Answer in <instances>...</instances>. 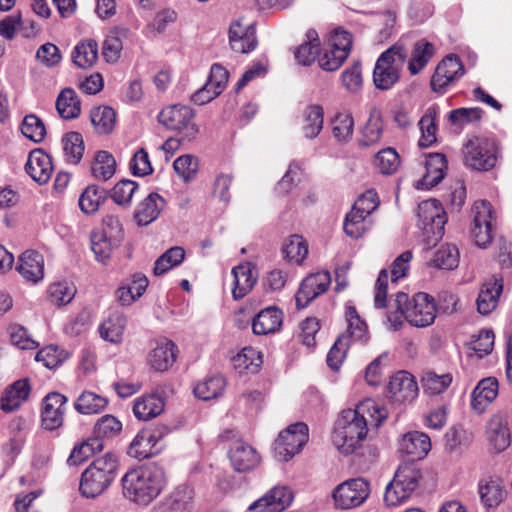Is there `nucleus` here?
<instances>
[{
  "label": "nucleus",
  "mask_w": 512,
  "mask_h": 512,
  "mask_svg": "<svg viewBox=\"0 0 512 512\" xmlns=\"http://www.w3.org/2000/svg\"><path fill=\"white\" fill-rule=\"evenodd\" d=\"M123 495L138 505L147 506L166 486L164 470L155 464L129 470L121 479Z\"/></svg>",
  "instance_id": "obj_1"
},
{
  "label": "nucleus",
  "mask_w": 512,
  "mask_h": 512,
  "mask_svg": "<svg viewBox=\"0 0 512 512\" xmlns=\"http://www.w3.org/2000/svg\"><path fill=\"white\" fill-rule=\"evenodd\" d=\"M117 457L106 453L96 458L82 473L79 490L86 498H95L104 493L116 477Z\"/></svg>",
  "instance_id": "obj_2"
},
{
  "label": "nucleus",
  "mask_w": 512,
  "mask_h": 512,
  "mask_svg": "<svg viewBox=\"0 0 512 512\" xmlns=\"http://www.w3.org/2000/svg\"><path fill=\"white\" fill-rule=\"evenodd\" d=\"M367 433L366 422L355 417L352 409L344 410L336 422L332 442L340 453L349 455L360 447Z\"/></svg>",
  "instance_id": "obj_3"
},
{
  "label": "nucleus",
  "mask_w": 512,
  "mask_h": 512,
  "mask_svg": "<svg viewBox=\"0 0 512 512\" xmlns=\"http://www.w3.org/2000/svg\"><path fill=\"white\" fill-rule=\"evenodd\" d=\"M446 222V212L438 200L428 199L419 203L417 226L427 246H434L443 237Z\"/></svg>",
  "instance_id": "obj_4"
},
{
  "label": "nucleus",
  "mask_w": 512,
  "mask_h": 512,
  "mask_svg": "<svg viewBox=\"0 0 512 512\" xmlns=\"http://www.w3.org/2000/svg\"><path fill=\"white\" fill-rule=\"evenodd\" d=\"M406 59L407 51L398 43L383 52L373 71L375 86L381 90L390 89L398 81Z\"/></svg>",
  "instance_id": "obj_5"
},
{
  "label": "nucleus",
  "mask_w": 512,
  "mask_h": 512,
  "mask_svg": "<svg viewBox=\"0 0 512 512\" xmlns=\"http://www.w3.org/2000/svg\"><path fill=\"white\" fill-rule=\"evenodd\" d=\"M463 158L467 167L488 171L496 165L498 148L493 139L474 136L463 145Z\"/></svg>",
  "instance_id": "obj_6"
},
{
  "label": "nucleus",
  "mask_w": 512,
  "mask_h": 512,
  "mask_svg": "<svg viewBox=\"0 0 512 512\" xmlns=\"http://www.w3.org/2000/svg\"><path fill=\"white\" fill-rule=\"evenodd\" d=\"M194 118L193 110L181 104L167 106L158 115L159 123L175 131L184 141L194 140L199 132Z\"/></svg>",
  "instance_id": "obj_7"
},
{
  "label": "nucleus",
  "mask_w": 512,
  "mask_h": 512,
  "mask_svg": "<svg viewBox=\"0 0 512 512\" xmlns=\"http://www.w3.org/2000/svg\"><path fill=\"white\" fill-rule=\"evenodd\" d=\"M370 495V484L364 478H351L337 485L332 493L335 507L341 510L361 506Z\"/></svg>",
  "instance_id": "obj_8"
},
{
  "label": "nucleus",
  "mask_w": 512,
  "mask_h": 512,
  "mask_svg": "<svg viewBox=\"0 0 512 512\" xmlns=\"http://www.w3.org/2000/svg\"><path fill=\"white\" fill-rule=\"evenodd\" d=\"M352 36L346 30L335 29L329 37L327 48L319 57V66L325 71L337 70L349 55Z\"/></svg>",
  "instance_id": "obj_9"
},
{
  "label": "nucleus",
  "mask_w": 512,
  "mask_h": 512,
  "mask_svg": "<svg viewBox=\"0 0 512 512\" xmlns=\"http://www.w3.org/2000/svg\"><path fill=\"white\" fill-rule=\"evenodd\" d=\"M308 426L303 422H297L280 432L274 443L275 457L281 461L290 460L299 453L308 441Z\"/></svg>",
  "instance_id": "obj_10"
},
{
  "label": "nucleus",
  "mask_w": 512,
  "mask_h": 512,
  "mask_svg": "<svg viewBox=\"0 0 512 512\" xmlns=\"http://www.w3.org/2000/svg\"><path fill=\"white\" fill-rule=\"evenodd\" d=\"M434 298L424 292L415 294L412 299L407 297L405 303V320L412 326L423 328L433 324L436 318Z\"/></svg>",
  "instance_id": "obj_11"
},
{
  "label": "nucleus",
  "mask_w": 512,
  "mask_h": 512,
  "mask_svg": "<svg viewBox=\"0 0 512 512\" xmlns=\"http://www.w3.org/2000/svg\"><path fill=\"white\" fill-rule=\"evenodd\" d=\"M418 395L415 378L407 371H398L390 377L387 385V397L396 406L411 404Z\"/></svg>",
  "instance_id": "obj_12"
},
{
  "label": "nucleus",
  "mask_w": 512,
  "mask_h": 512,
  "mask_svg": "<svg viewBox=\"0 0 512 512\" xmlns=\"http://www.w3.org/2000/svg\"><path fill=\"white\" fill-rule=\"evenodd\" d=\"M474 220L471 234L475 244L485 248L493 238L492 223L494 220L491 204L486 200H479L473 206Z\"/></svg>",
  "instance_id": "obj_13"
},
{
  "label": "nucleus",
  "mask_w": 512,
  "mask_h": 512,
  "mask_svg": "<svg viewBox=\"0 0 512 512\" xmlns=\"http://www.w3.org/2000/svg\"><path fill=\"white\" fill-rule=\"evenodd\" d=\"M463 74L464 67L460 59L456 55H448L437 65L431 78V88L436 92L444 93L447 87Z\"/></svg>",
  "instance_id": "obj_14"
},
{
  "label": "nucleus",
  "mask_w": 512,
  "mask_h": 512,
  "mask_svg": "<svg viewBox=\"0 0 512 512\" xmlns=\"http://www.w3.org/2000/svg\"><path fill=\"white\" fill-rule=\"evenodd\" d=\"M293 500L291 490L286 486H275L254 501L248 508L251 512H283Z\"/></svg>",
  "instance_id": "obj_15"
},
{
  "label": "nucleus",
  "mask_w": 512,
  "mask_h": 512,
  "mask_svg": "<svg viewBox=\"0 0 512 512\" xmlns=\"http://www.w3.org/2000/svg\"><path fill=\"white\" fill-rule=\"evenodd\" d=\"M331 283L330 273L327 271L311 274L306 277L296 293L295 299L298 308H305L308 304L327 291Z\"/></svg>",
  "instance_id": "obj_16"
},
{
  "label": "nucleus",
  "mask_w": 512,
  "mask_h": 512,
  "mask_svg": "<svg viewBox=\"0 0 512 512\" xmlns=\"http://www.w3.org/2000/svg\"><path fill=\"white\" fill-rule=\"evenodd\" d=\"M66 402L67 398L57 392L49 393L44 398L41 413L44 429L54 430L62 425Z\"/></svg>",
  "instance_id": "obj_17"
},
{
  "label": "nucleus",
  "mask_w": 512,
  "mask_h": 512,
  "mask_svg": "<svg viewBox=\"0 0 512 512\" xmlns=\"http://www.w3.org/2000/svg\"><path fill=\"white\" fill-rule=\"evenodd\" d=\"M229 460L236 472H249L260 462L257 451L243 441H236L229 449Z\"/></svg>",
  "instance_id": "obj_18"
},
{
  "label": "nucleus",
  "mask_w": 512,
  "mask_h": 512,
  "mask_svg": "<svg viewBox=\"0 0 512 512\" xmlns=\"http://www.w3.org/2000/svg\"><path fill=\"white\" fill-rule=\"evenodd\" d=\"M25 171L35 182L47 183L53 173L51 157L40 149L33 150L29 153Z\"/></svg>",
  "instance_id": "obj_19"
},
{
  "label": "nucleus",
  "mask_w": 512,
  "mask_h": 512,
  "mask_svg": "<svg viewBox=\"0 0 512 512\" xmlns=\"http://www.w3.org/2000/svg\"><path fill=\"white\" fill-rule=\"evenodd\" d=\"M430 449V438L423 432H408L399 440V451L409 456L412 460L423 459Z\"/></svg>",
  "instance_id": "obj_20"
},
{
  "label": "nucleus",
  "mask_w": 512,
  "mask_h": 512,
  "mask_svg": "<svg viewBox=\"0 0 512 512\" xmlns=\"http://www.w3.org/2000/svg\"><path fill=\"white\" fill-rule=\"evenodd\" d=\"M502 291V279L493 276L485 281L480 288L476 300L478 312L482 315L490 314L497 307Z\"/></svg>",
  "instance_id": "obj_21"
},
{
  "label": "nucleus",
  "mask_w": 512,
  "mask_h": 512,
  "mask_svg": "<svg viewBox=\"0 0 512 512\" xmlns=\"http://www.w3.org/2000/svg\"><path fill=\"white\" fill-rule=\"evenodd\" d=\"M486 438L497 452L504 451L511 442L510 429L504 415H493L486 426Z\"/></svg>",
  "instance_id": "obj_22"
},
{
  "label": "nucleus",
  "mask_w": 512,
  "mask_h": 512,
  "mask_svg": "<svg viewBox=\"0 0 512 512\" xmlns=\"http://www.w3.org/2000/svg\"><path fill=\"white\" fill-rule=\"evenodd\" d=\"M30 385L27 379H20L8 386L0 398V408L6 413L18 410L28 399Z\"/></svg>",
  "instance_id": "obj_23"
},
{
  "label": "nucleus",
  "mask_w": 512,
  "mask_h": 512,
  "mask_svg": "<svg viewBox=\"0 0 512 512\" xmlns=\"http://www.w3.org/2000/svg\"><path fill=\"white\" fill-rule=\"evenodd\" d=\"M176 360V346L167 339L157 342L156 346L148 354L149 366L158 372L168 370Z\"/></svg>",
  "instance_id": "obj_24"
},
{
  "label": "nucleus",
  "mask_w": 512,
  "mask_h": 512,
  "mask_svg": "<svg viewBox=\"0 0 512 512\" xmlns=\"http://www.w3.org/2000/svg\"><path fill=\"white\" fill-rule=\"evenodd\" d=\"M21 276L32 283L41 281L44 277V257L34 250L25 251L19 258L17 266Z\"/></svg>",
  "instance_id": "obj_25"
},
{
  "label": "nucleus",
  "mask_w": 512,
  "mask_h": 512,
  "mask_svg": "<svg viewBox=\"0 0 512 512\" xmlns=\"http://www.w3.org/2000/svg\"><path fill=\"white\" fill-rule=\"evenodd\" d=\"M229 42L233 51L249 53L257 45L255 29L251 25L243 26L240 22H235L229 29Z\"/></svg>",
  "instance_id": "obj_26"
},
{
  "label": "nucleus",
  "mask_w": 512,
  "mask_h": 512,
  "mask_svg": "<svg viewBox=\"0 0 512 512\" xmlns=\"http://www.w3.org/2000/svg\"><path fill=\"white\" fill-rule=\"evenodd\" d=\"M498 394V381L494 377L482 379L471 394V407L477 413L485 411Z\"/></svg>",
  "instance_id": "obj_27"
},
{
  "label": "nucleus",
  "mask_w": 512,
  "mask_h": 512,
  "mask_svg": "<svg viewBox=\"0 0 512 512\" xmlns=\"http://www.w3.org/2000/svg\"><path fill=\"white\" fill-rule=\"evenodd\" d=\"M232 295L235 300L242 299L254 286L257 277L250 263L235 266L231 271Z\"/></svg>",
  "instance_id": "obj_28"
},
{
  "label": "nucleus",
  "mask_w": 512,
  "mask_h": 512,
  "mask_svg": "<svg viewBox=\"0 0 512 512\" xmlns=\"http://www.w3.org/2000/svg\"><path fill=\"white\" fill-rule=\"evenodd\" d=\"M283 322V312L276 307L261 310L252 321V330L256 335H267L278 331Z\"/></svg>",
  "instance_id": "obj_29"
},
{
  "label": "nucleus",
  "mask_w": 512,
  "mask_h": 512,
  "mask_svg": "<svg viewBox=\"0 0 512 512\" xmlns=\"http://www.w3.org/2000/svg\"><path fill=\"white\" fill-rule=\"evenodd\" d=\"M164 406V399L158 393L145 394L134 401L133 414L138 420L148 421L160 415Z\"/></svg>",
  "instance_id": "obj_30"
},
{
  "label": "nucleus",
  "mask_w": 512,
  "mask_h": 512,
  "mask_svg": "<svg viewBox=\"0 0 512 512\" xmlns=\"http://www.w3.org/2000/svg\"><path fill=\"white\" fill-rule=\"evenodd\" d=\"M165 206V200L158 193H150L141 201L135 211L134 218L138 225L146 226L155 221Z\"/></svg>",
  "instance_id": "obj_31"
},
{
  "label": "nucleus",
  "mask_w": 512,
  "mask_h": 512,
  "mask_svg": "<svg viewBox=\"0 0 512 512\" xmlns=\"http://www.w3.org/2000/svg\"><path fill=\"white\" fill-rule=\"evenodd\" d=\"M426 172L418 187L421 189H431L436 186L445 176L447 169V160L444 154H430L425 163Z\"/></svg>",
  "instance_id": "obj_32"
},
{
  "label": "nucleus",
  "mask_w": 512,
  "mask_h": 512,
  "mask_svg": "<svg viewBox=\"0 0 512 512\" xmlns=\"http://www.w3.org/2000/svg\"><path fill=\"white\" fill-rule=\"evenodd\" d=\"M194 497L188 485L178 486L158 507L159 512H188Z\"/></svg>",
  "instance_id": "obj_33"
},
{
  "label": "nucleus",
  "mask_w": 512,
  "mask_h": 512,
  "mask_svg": "<svg viewBox=\"0 0 512 512\" xmlns=\"http://www.w3.org/2000/svg\"><path fill=\"white\" fill-rule=\"evenodd\" d=\"M355 417L366 422V428H378L387 417L386 409L373 399H365L355 409Z\"/></svg>",
  "instance_id": "obj_34"
},
{
  "label": "nucleus",
  "mask_w": 512,
  "mask_h": 512,
  "mask_svg": "<svg viewBox=\"0 0 512 512\" xmlns=\"http://www.w3.org/2000/svg\"><path fill=\"white\" fill-rule=\"evenodd\" d=\"M148 283V279L144 274H134L129 283L123 284L116 291L117 300L123 306L132 304L143 295L148 287Z\"/></svg>",
  "instance_id": "obj_35"
},
{
  "label": "nucleus",
  "mask_w": 512,
  "mask_h": 512,
  "mask_svg": "<svg viewBox=\"0 0 512 512\" xmlns=\"http://www.w3.org/2000/svg\"><path fill=\"white\" fill-rule=\"evenodd\" d=\"M345 317L347 330L342 335H347V342H359L361 344H365L369 339L367 325L357 313L356 308L352 305H347Z\"/></svg>",
  "instance_id": "obj_36"
},
{
  "label": "nucleus",
  "mask_w": 512,
  "mask_h": 512,
  "mask_svg": "<svg viewBox=\"0 0 512 512\" xmlns=\"http://www.w3.org/2000/svg\"><path fill=\"white\" fill-rule=\"evenodd\" d=\"M478 493L482 504L487 508L497 507L506 496V491L500 480L494 478L480 480Z\"/></svg>",
  "instance_id": "obj_37"
},
{
  "label": "nucleus",
  "mask_w": 512,
  "mask_h": 512,
  "mask_svg": "<svg viewBox=\"0 0 512 512\" xmlns=\"http://www.w3.org/2000/svg\"><path fill=\"white\" fill-rule=\"evenodd\" d=\"M435 47L426 39H420L415 42L408 62V70L412 75L418 74L433 58Z\"/></svg>",
  "instance_id": "obj_38"
},
{
  "label": "nucleus",
  "mask_w": 512,
  "mask_h": 512,
  "mask_svg": "<svg viewBox=\"0 0 512 512\" xmlns=\"http://www.w3.org/2000/svg\"><path fill=\"white\" fill-rule=\"evenodd\" d=\"M127 324V319L118 312L112 313L99 326V333L103 340L111 343H119Z\"/></svg>",
  "instance_id": "obj_39"
},
{
  "label": "nucleus",
  "mask_w": 512,
  "mask_h": 512,
  "mask_svg": "<svg viewBox=\"0 0 512 512\" xmlns=\"http://www.w3.org/2000/svg\"><path fill=\"white\" fill-rule=\"evenodd\" d=\"M324 113L319 105H311L304 109L301 130L305 138L313 139L323 128Z\"/></svg>",
  "instance_id": "obj_40"
},
{
  "label": "nucleus",
  "mask_w": 512,
  "mask_h": 512,
  "mask_svg": "<svg viewBox=\"0 0 512 512\" xmlns=\"http://www.w3.org/2000/svg\"><path fill=\"white\" fill-rule=\"evenodd\" d=\"M382 134V116L378 110L374 109L370 112V116L362 129L359 144L363 147L375 145L380 141Z\"/></svg>",
  "instance_id": "obj_41"
},
{
  "label": "nucleus",
  "mask_w": 512,
  "mask_h": 512,
  "mask_svg": "<svg viewBox=\"0 0 512 512\" xmlns=\"http://www.w3.org/2000/svg\"><path fill=\"white\" fill-rule=\"evenodd\" d=\"M225 387V378L221 375H213L197 383L193 391L197 398L208 401L221 396Z\"/></svg>",
  "instance_id": "obj_42"
},
{
  "label": "nucleus",
  "mask_w": 512,
  "mask_h": 512,
  "mask_svg": "<svg viewBox=\"0 0 512 512\" xmlns=\"http://www.w3.org/2000/svg\"><path fill=\"white\" fill-rule=\"evenodd\" d=\"M56 109L64 119L77 118L81 112V105L76 92L71 88L62 90L56 100Z\"/></svg>",
  "instance_id": "obj_43"
},
{
  "label": "nucleus",
  "mask_w": 512,
  "mask_h": 512,
  "mask_svg": "<svg viewBox=\"0 0 512 512\" xmlns=\"http://www.w3.org/2000/svg\"><path fill=\"white\" fill-rule=\"evenodd\" d=\"M420 479V470L413 465L405 464L399 466L390 483H393L396 487L404 488L408 494L412 495Z\"/></svg>",
  "instance_id": "obj_44"
},
{
  "label": "nucleus",
  "mask_w": 512,
  "mask_h": 512,
  "mask_svg": "<svg viewBox=\"0 0 512 512\" xmlns=\"http://www.w3.org/2000/svg\"><path fill=\"white\" fill-rule=\"evenodd\" d=\"M108 405V400L94 392H82L74 403L75 409L85 415L97 414L103 411Z\"/></svg>",
  "instance_id": "obj_45"
},
{
  "label": "nucleus",
  "mask_w": 512,
  "mask_h": 512,
  "mask_svg": "<svg viewBox=\"0 0 512 512\" xmlns=\"http://www.w3.org/2000/svg\"><path fill=\"white\" fill-rule=\"evenodd\" d=\"M233 367L239 373H256L262 363L260 353L252 347L243 348L232 358Z\"/></svg>",
  "instance_id": "obj_46"
},
{
  "label": "nucleus",
  "mask_w": 512,
  "mask_h": 512,
  "mask_svg": "<svg viewBox=\"0 0 512 512\" xmlns=\"http://www.w3.org/2000/svg\"><path fill=\"white\" fill-rule=\"evenodd\" d=\"M98 58V45L94 40H86L77 44L72 53L74 64L82 69L91 67Z\"/></svg>",
  "instance_id": "obj_47"
},
{
  "label": "nucleus",
  "mask_w": 512,
  "mask_h": 512,
  "mask_svg": "<svg viewBox=\"0 0 512 512\" xmlns=\"http://www.w3.org/2000/svg\"><path fill=\"white\" fill-rule=\"evenodd\" d=\"M372 224L373 221L371 217L364 216L362 213L352 208L345 217L343 228L348 236L359 238L371 228Z\"/></svg>",
  "instance_id": "obj_48"
},
{
  "label": "nucleus",
  "mask_w": 512,
  "mask_h": 512,
  "mask_svg": "<svg viewBox=\"0 0 512 512\" xmlns=\"http://www.w3.org/2000/svg\"><path fill=\"white\" fill-rule=\"evenodd\" d=\"M307 41L302 43L294 52L297 62L303 66L312 64L319 52V38L315 30H309L306 34Z\"/></svg>",
  "instance_id": "obj_49"
},
{
  "label": "nucleus",
  "mask_w": 512,
  "mask_h": 512,
  "mask_svg": "<svg viewBox=\"0 0 512 512\" xmlns=\"http://www.w3.org/2000/svg\"><path fill=\"white\" fill-rule=\"evenodd\" d=\"M91 123L100 134L110 133L116 122L115 111L108 106H99L91 110Z\"/></svg>",
  "instance_id": "obj_50"
},
{
  "label": "nucleus",
  "mask_w": 512,
  "mask_h": 512,
  "mask_svg": "<svg viewBox=\"0 0 512 512\" xmlns=\"http://www.w3.org/2000/svg\"><path fill=\"white\" fill-rule=\"evenodd\" d=\"M64 156L68 163L77 164L84 153V141L79 132H69L63 139Z\"/></svg>",
  "instance_id": "obj_51"
},
{
  "label": "nucleus",
  "mask_w": 512,
  "mask_h": 512,
  "mask_svg": "<svg viewBox=\"0 0 512 512\" xmlns=\"http://www.w3.org/2000/svg\"><path fill=\"white\" fill-rule=\"evenodd\" d=\"M93 176L102 181L110 179L116 170V161L112 154L107 151H99L92 163Z\"/></svg>",
  "instance_id": "obj_52"
},
{
  "label": "nucleus",
  "mask_w": 512,
  "mask_h": 512,
  "mask_svg": "<svg viewBox=\"0 0 512 512\" xmlns=\"http://www.w3.org/2000/svg\"><path fill=\"white\" fill-rule=\"evenodd\" d=\"M105 191L95 185L88 186L79 197V207L85 214L95 213L105 201Z\"/></svg>",
  "instance_id": "obj_53"
},
{
  "label": "nucleus",
  "mask_w": 512,
  "mask_h": 512,
  "mask_svg": "<svg viewBox=\"0 0 512 512\" xmlns=\"http://www.w3.org/2000/svg\"><path fill=\"white\" fill-rule=\"evenodd\" d=\"M450 373L437 374L433 371L426 372L422 377V386L425 393L438 395L443 393L452 383Z\"/></svg>",
  "instance_id": "obj_54"
},
{
  "label": "nucleus",
  "mask_w": 512,
  "mask_h": 512,
  "mask_svg": "<svg viewBox=\"0 0 512 512\" xmlns=\"http://www.w3.org/2000/svg\"><path fill=\"white\" fill-rule=\"evenodd\" d=\"M184 258L185 250L180 246H174L156 260L153 272L156 276L163 275L173 267L181 264Z\"/></svg>",
  "instance_id": "obj_55"
},
{
  "label": "nucleus",
  "mask_w": 512,
  "mask_h": 512,
  "mask_svg": "<svg viewBox=\"0 0 512 512\" xmlns=\"http://www.w3.org/2000/svg\"><path fill=\"white\" fill-rule=\"evenodd\" d=\"M374 165L378 171L385 175L395 173L400 166L399 154L393 148H385L374 157Z\"/></svg>",
  "instance_id": "obj_56"
},
{
  "label": "nucleus",
  "mask_w": 512,
  "mask_h": 512,
  "mask_svg": "<svg viewBox=\"0 0 512 512\" xmlns=\"http://www.w3.org/2000/svg\"><path fill=\"white\" fill-rule=\"evenodd\" d=\"M332 133L339 142L351 139L354 129V120L350 113L340 112L332 120Z\"/></svg>",
  "instance_id": "obj_57"
},
{
  "label": "nucleus",
  "mask_w": 512,
  "mask_h": 512,
  "mask_svg": "<svg viewBox=\"0 0 512 512\" xmlns=\"http://www.w3.org/2000/svg\"><path fill=\"white\" fill-rule=\"evenodd\" d=\"M433 266L439 269L452 270L458 266L459 251L456 246L446 244L440 247L432 260Z\"/></svg>",
  "instance_id": "obj_58"
},
{
  "label": "nucleus",
  "mask_w": 512,
  "mask_h": 512,
  "mask_svg": "<svg viewBox=\"0 0 512 512\" xmlns=\"http://www.w3.org/2000/svg\"><path fill=\"white\" fill-rule=\"evenodd\" d=\"M122 430V423L113 415L102 416L94 426V437L102 442L116 437Z\"/></svg>",
  "instance_id": "obj_59"
},
{
  "label": "nucleus",
  "mask_w": 512,
  "mask_h": 512,
  "mask_svg": "<svg viewBox=\"0 0 512 512\" xmlns=\"http://www.w3.org/2000/svg\"><path fill=\"white\" fill-rule=\"evenodd\" d=\"M283 253L288 261L301 264L308 254V246L302 236L292 235L284 245Z\"/></svg>",
  "instance_id": "obj_60"
},
{
  "label": "nucleus",
  "mask_w": 512,
  "mask_h": 512,
  "mask_svg": "<svg viewBox=\"0 0 512 512\" xmlns=\"http://www.w3.org/2000/svg\"><path fill=\"white\" fill-rule=\"evenodd\" d=\"M104 447L103 442L98 438H90L79 446L74 447L69 458L70 465H79L95 452H100Z\"/></svg>",
  "instance_id": "obj_61"
},
{
  "label": "nucleus",
  "mask_w": 512,
  "mask_h": 512,
  "mask_svg": "<svg viewBox=\"0 0 512 512\" xmlns=\"http://www.w3.org/2000/svg\"><path fill=\"white\" fill-rule=\"evenodd\" d=\"M21 132L29 140L40 143L46 136L43 121L35 114L26 115L21 123Z\"/></svg>",
  "instance_id": "obj_62"
},
{
  "label": "nucleus",
  "mask_w": 512,
  "mask_h": 512,
  "mask_svg": "<svg viewBox=\"0 0 512 512\" xmlns=\"http://www.w3.org/2000/svg\"><path fill=\"white\" fill-rule=\"evenodd\" d=\"M482 115L483 110L478 107L457 108L449 113V121L452 125L462 129L467 124L480 121Z\"/></svg>",
  "instance_id": "obj_63"
},
{
  "label": "nucleus",
  "mask_w": 512,
  "mask_h": 512,
  "mask_svg": "<svg viewBox=\"0 0 512 512\" xmlns=\"http://www.w3.org/2000/svg\"><path fill=\"white\" fill-rule=\"evenodd\" d=\"M173 168L184 182H188L197 174L199 168L198 159L190 154L179 156L174 161Z\"/></svg>",
  "instance_id": "obj_64"
}]
</instances>
